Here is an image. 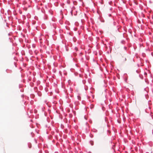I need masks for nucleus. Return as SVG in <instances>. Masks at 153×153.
I'll return each instance as SVG.
<instances>
[{
  "label": "nucleus",
  "instance_id": "1",
  "mask_svg": "<svg viewBox=\"0 0 153 153\" xmlns=\"http://www.w3.org/2000/svg\"><path fill=\"white\" fill-rule=\"evenodd\" d=\"M126 60V58H124L123 59V61L124 62Z\"/></svg>",
  "mask_w": 153,
  "mask_h": 153
}]
</instances>
